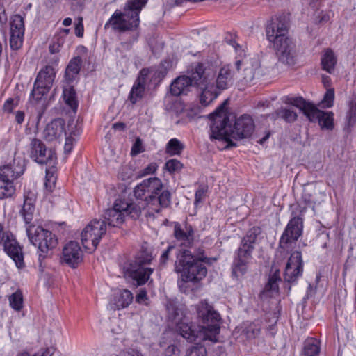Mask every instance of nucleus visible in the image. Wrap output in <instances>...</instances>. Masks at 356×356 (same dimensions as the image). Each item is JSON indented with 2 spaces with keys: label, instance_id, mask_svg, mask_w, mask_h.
<instances>
[{
  "label": "nucleus",
  "instance_id": "obj_7",
  "mask_svg": "<svg viewBox=\"0 0 356 356\" xmlns=\"http://www.w3.org/2000/svg\"><path fill=\"white\" fill-rule=\"evenodd\" d=\"M141 213V207L135 203H129L124 200H116L112 208L104 211L103 221L109 227H119L126 216L137 218Z\"/></svg>",
  "mask_w": 356,
  "mask_h": 356
},
{
  "label": "nucleus",
  "instance_id": "obj_57",
  "mask_svg": "<svg viewBox=\"0 0 356 356\" xmlns=\"http://www.w3.org/2000/svg\"><path fill=\"white\" fill-rule=\"evenodd\" d=\"M156 169L157 165L154 163H152L143 170L142 175L153 174L156 172Z\"/></svg>",
  "mask_w": 356,
  "mask_h": 356
},
{
  "label": "nucleus",
  "instance_id": "obj_47",
  "mask_svg": "<svg viewBox=\"0 0 356 356\" xmlns=\"http://www.w3.org/2000/svg\"><path fill=\"white\" fill-rule=\"evenodd\" d=\"M334 98V91L333 89H328L322 100V104L326 108H330L333 106V102Z\"/></svg>",
  "mask_w": 356,
  "mask_h": 356
},
{
  "label": "nucleus",
  "instance_id": "obj_24",
  "mask_svg": "<svg viewBox=\"0 0 356 356\" xmlns=\"http://www.w3.org/2000/svg\"><path fill=\"white\" fill-rule=\"evenodd\" d=\"M64 129V120L61 118H56L47 125L44 131V137L48 141H54L62 136Z\"/></svg>",
  "mask_w": 356,
  "mask_h": 356
},
{
  "label": "nucleus",
  "instance_id": "obj_31",
  "mask_svg": "<svg viewBox=\"0 0 356 356\" xmlns=\"http://www.w3.org/2000/svg\"><path fill=\"white\" fill-rule=\"evenodd\" d=\"M337 63V58L330 49H327L321 58V65L323 70L332 74Z\"/></svg>",
  "mask_w": 356,
  "mask_h": 356
},
{
  "label": "nucleus",
  "instance_id": "obj_58",
  "mask_svg": "<svg viewBox=\"0 0 356 356\" xmlns=\"http://www.w3.org/2000/svg\"><path fill=\"white\" fill-rule=\"evenodd\" d=\"M118 356H143L138 350L129 349L121 351Z\"/></svg>",
  "mask_w": 356,
  "mask_h": 356
},
{
  "label": "nucleus",
  "instance_id": "obj_5",
  "mask_svg": "<svg viewBox=\"0 0 356 356\" xmlns=\"http://www.w3.org/2000/svg\"><path fill=\"white\" fill-rule=\"evenodd\" d=\"M189 79L193 86L200 90V102L207 106L216 99L214 88L216 72L213 68L203 63H197L191 65Z\"/></svg>",
  "mask_w": 356,
  "mask_h": 356
},
{
  "label": "nucleus",
  "instance_id": "obj_19",
  "mask_svg": "<svg viewBox=\"0 0 356 356\" xmlns=\"http://www.w3.org/2000/svg\"><path fill=\"white\" fill-rule=\"evenodd\" d=\"M83 260V251L76 241H70L63 249L61 261L72 268L76 267Z\"/></svg>",
  "mask_w": 356,
  "mask_h": 356
},
{
  "label": "nucleus",
  "instance_id": "obj_22",
  "mask_svg": "<svg viewBox=\"0 0 356 356\" xmlns=\"http://www.w3.org/2000/svg\"><path fill=\"white\" fill-rule=\"evenodd\" d=\"M233 83V74L229 65L220 68L218 74L214 79V88L216 97L220 95L222 90L229 88Z\"/></svg>",
  "mask_w": 356,
  "mask_h": 356
},
{
  "label": "nucleus",
  "instance_id": "obj_10",
  "mask_svg": "<svg viewBox=\"0 0 356 356\" xmlns=\"http://www.w3.org/2000/svg\"><path fill=\"white\" fill-rule=\"evenodd\" d=\"M145 182L143 181L134 188V195L136 198L144 200L149 214L159 213L163 208H167L171 203V193L168 190H163L159 195L152 197L145 187Z\"/></svg>",
  "mask_w": 356,
  "mask_h": 356
},
{
  "label": "nucleus",
  "instance_id": "obj_11",
  "mask_svg": "<svg viewBox=\"0 0 356 356\" xmlns=\"http://www.w3.org/2000/svg\"><path fill=\"white\" fill-rule=\"evenodd\" d=\"M106 222L95 219L90 221L81 232V242L86 250L94 251L102 237L106 234Z\"/></svg>",
  "mask_w": 356,
  "mask_h": 356
},
{
  "label": "nucleus",
  "instance_id": "obj_49",
  "mask_svg": "<svg viewBox=\"0 0 356 356\" xmlns=\"http://www.w3.org/2000/svg\"><path fill=\"white\" fill-rule=\"evenodd\" d=\"M186 356H206V350L202 347H192L186 352Z\"/></svg>",
  "mask_w": 356,
  "mask_h": 356
},
{
  "label": "nucleus",
  "instance_id": "obj_23",
  "mask_svg": "<svg viewBox=\"0 0 356 356\" xmlns=\"http://www.w3.org/2000/svg\"><path fill=\"white\" fill-rule=\"evenodd\" d=\"M241 81L251 83L256 76L261 75V64L258 59L253 58L243 63Z\"/></svg>",
  "mask_w": 356,
  "mask_h": 356
},
{
  "label": "nucleus",
  "instance_id": "obj_36",
  "mask_svg": "<svg viewBox=\"0 0 356 356\" xmlns=\"http://www.w3.org/2000/svg\"><path fill=\"white\" fill-rule=\"evenodd\" d=\"M270 117L273 120L281 118L286 122H292L297 119V114L292 109L281 108L280 109L277 110L274 113H272Z\"/></svg>",
  "mask_w": 356,
  "mask_h": 356
},
{
  "label": "nucleus",
  "instance_id": "obj_28",
  "mask_svg": "<svg viewBox=\"0 0 356 356\" xmlns=\"http://www.w3.org/2000/svg\"><path fill=\"white\" fill-rule=\"evenodd\" d=\"M174 234L176 239L185 246H190L193 241L194 232L191 225H186L184 228H181L179 225H175Z\"/></svg>",
  "mask_w": 356,
  "mask_h": 356
},
{
  "label": "nucleus",
  "instance_id": "obj_56",
  "mask_svg": "<svg viewBox=\"0 0 356 356\" xmlns=\"http://www.w3.org/2000/svg\"><path fill=\"white\" fill-rule=\"evenodd\" d=\"M147 300V292L144 289H140L136 296V301L140 304H145Z\"/></svg>",
  "mask_w": 356,
  "mask_h": 356
},
{
  "label": "nucleus",
  "instance_id": "obj_2",
  "mask_svg": "<svg viewBox=\"0 0 356 356\" xmlns=\"http://www.w3.org/2000/svg\"><path fill=\"white\" fill-rule=\"evenodd\" d=\"M227 101L220 104L209 117L211 120L210 125L211 140H218L226 143L225 148L236 146L232 139L241 140L250 138L254 131V123L249 115H242L235 119L232 125L230 116L226 112Z\"/></svg>",
  "mask_w": 356,
  "mask_h": 356
},
{
  "label": "nucleus",
  "instance_id": "obj_13",
  "mask_svg": "<svg viewBox=\"0 0 356 356\" xmlns=\"http://www.w3.org/2000/svg\"><path fill=\"white\" fill-rule=\"evenodd\" d=\"M289 31V20L285 15L272 17L266 26V35L271 44L289 38L287 35Z\"/></svg>",
  "mask_w": 356,
  "mask_h": 356
},
{
  "label": "nucleus",
  "instance_id": "obj_51",
  "mask_svg": "<svg viewBox=\"0 0 356 356\" xmlns=\"http://www.w3.org/2000/svg\"><path fill=\"white\" fill-rule=\"evenodd\" d=\"M56 182V177L51 173L50 174L49 170H47L46 173V181L44 183L46 188L51 190L53 187H54Z\"/></svg>",
  "mask_w": 356,
  "mask_h": 356
},
{
  "label": "nucleus",
  "instance_id": "obj_41",
  "mask_svg": "<svg viewBox=\"0 0 356 356\" xmlns=\"http://www.w3.org/2000/svg\"><path fill=\"white\" fill-rule=\"evenodd\" d=\"M286 266L293 268L302 270V261L301 253L298 251L293 252L289 257Z\"/></svg>",
  "mask_w": 356,
  "mask_h": 356
},
{
  "label": "nucleus",
  "instance_id": "obj_27",
  "mask_svg": "<svg viewBox=\"0 0 356 356\" xmlns=\"http://www.w3.org/2000/svg\"><path fill=\"white\" fill-rule=\"evenodd\" d=\"M35 196L33 193L29 192L24 195V202L21 214L26 225L31 224L35 213Z\"/></svg>",
  "mask_w": 356,
  "mask_h": 356
},
{
  "label": "nucleus",
  "instance_id": "obj_60",
  "mask_svg": "<svg viewBox=\"0 0 356 356\" xmlns=\"http://www.w3.org/2000/svg\"><path fill=\"white\" fill-rule=\"evenodd\" d=\"M15 107L14 100L12 98L7 99L3 104V110L8 113L12 112Z\"/></svg>",
  "mask_w": 356,
  "mask_h": 356
},
{
  "label": "nucleus",
  "instance_id": "obj_15",
  "mask_svg": "<svg viewBox=\"0 0 356 356\" xmlns=\"http://www.w3.org/2000/svg\"><path fill=\"white\" fill-rule=\"evenodd\" d=\"M29 156L39 164H51L56 159L55 152L47 149L40 139L33 138L29 145Z\"/></svg>",
  "mask_w": 356,
  "mask_h": 356
},
{
  "label": "nucleus",
  "instance_id": "obj_39",
  "mask_svg": "<svg viewBox=\"0 0 356 356\" xmlns=\"http://www.w3.org/2000/svg\"><path fill=\"white\" fill-rule=\"evenodd\" d=\"M10 306L15 311L19 312L23 307V295L20 290L12 293L9 298Z\"/></svg>",
  "mask_w": 356,
  "mask_h": 356
},
{
  "label": "nucleus",
  "instance_id": "obj_14",
  "mask_svg": "<svg viewBox=\"0 0 356 356\" xmlns=\"http://www.w3.org/2000/svg\"><path fill=\"white\" fill-rule=\"evenodd\" d=\"M293 218L288 222L280 240V247L286 249V245L290 243L296 242L302 235L303 220L300 215H297L294 211Z\"/></svg>",
  "mask_w": 356,
  "mask_h": 356
},
{
  "label": "nucleus",
  "instance_id": "obj_29",
  "mask_svg": "<svg viewBox=\"0 0 356 356\" xmlns=\"http://www.w3.org/2000/svg\"><path fill=\"white\" fill-rule=\"evenodd\" d=\"M63 97L65 104L70 106L74 112H76L78 108V101L73 83H64Z\"/></svg>",
  "mask_w": 356,
  "mask_h": 356
},
{
  "label": "nucleus",
  "instance_id": "obj_26",
  "mask_svg": "<svg viewBox=\"0 0 356 356\" xmlns=\"http://www.w3.org/2000/svg\"><path fill=\"white\" fill-rule=\"evenodd\" d=\"M193 87L188 76H180L175 79L170 85V93L174 96L187 94Z\"/></svg>",
  "mask_w": 356,
  "mask_h": 356
},
{
  "label": "nucleus",
  "instance_id": "obj_45",
  "mask_svg": "<svg viewBox=\"0 0 356 356\" xmlns=\"http://www.w3.org/2000/svg\"><path fill=\"white\" fill-rule=\"evenodd\" d=\"M280 279L275 273L269 277L268 282L265 286V290L274 292L278 291V282Z\"/></svg>",
  "mask_w": 356,
  "mask_h": 356
},
{
  "label": "nucleus",
  "instance_id": "obj_20",
  "mask_svg": "<svg viewBox=\"0 0 356 356\" xmlns=\"http://www.w3.org/2000/svg\"><path fill=\"white\" fill-rule=\"evenodd\" d=\"M24 172V162L20 158L14 159L13 163L0 167V177L12 181L20 177Z\"/></svg>",
  "mask_w": 356,
  "mask_h": 356
},
{
  "label": "nucleus",
  "instance_id": "obj_3",
  "mask_svg": "<svg viewBox=\"0 0 356 356\" xmlns=\"http://www.w3.org/2000/svg\"><path fill=\"white\" fill-rule=\"evenodd\" d=\"M175 270L181 274V280L178 284L180 291L185 293L198 290L200 282L207 273L203 258L195 257L189 250L182 248L177 250Z\"/></svg>",
  "mask_w": 356,
  "mask_h": 356
},
{
  "label": "nucleus",
  "instance_id": "obj_55",
  "mask_svg": "<svg viewBox=\"0 0 356 356\" xmlns=\"http://www.w3.org/2000/svg\"><path fill=\"white\" fill-rule=\"evenodd\" d=\"M74 138L72 136L66 137L64 145V152L65 154H70L72 149Z\"/></svg>",
  "mask_w": 356,
  "mask_h": 356
},
{
  "label": "nucleus",
  "instance_id": "obj_18",
  "mask_svg": "<svg viewBox=\"0 0 356 356\" xmlns=\"http://www.w3.org/2000/svg\"><path fill=\"white\" fill-rule=\"evenodd\" d=\"M10 45L13 49H19L23 43L24 34V22L19 15H13L10 22Z\"/></svg>",
  "mask_w": 356,
  "mask_h": 356
},
{
  "label": "nucleus",
  "instance_id": "obj_53",
  "mask_svg": "<svg viewBox=\"0 0 356 356\" xmlns=\"http://www.w3.org/2000/svg\"><path fill=\"white\" fill-rule=\"evenodd\" d=\"M143 152V148L142 146V142L140 138H137L132 146L131 154L136 155Z\"/></svg>",
  "mask_w": 356,
  "mask_h": 356
},
{
  "label": "nucleus",
  "instance_id": "obj_54",
  "mask_svg": "<svg viewBox=\"0 0 356 356\" xmlns=\"http://www.w3.org/2000/svg\"><path fill=\"white\" fill-rule=\"evenodd\" d=\"M180 351L175 345L169 346L165 350V356H179Z\"/></svg>",
  "mask_w": 356,
  "mask_h": 356
},
{
  "label": "nucleus",
  "instance_id": "obj_32",
  "mask_svg": "<svg viewBox=\"0 0 356 356\" xmlns=\"http://www.w3.org/2000/svg\"><path fill=\"white\" fill-rule=\"evenodd\" d=\"M145 182V187L152 197H156L163 191V184L161 179L157 177H151L143 180Z\"/></svg>",
  "mask_w": 356,
  "mask_h": 356
},
{
  "label": "nucleus",
  "instance_id": "obj_52",
  "mask_svg": "<svg viewBox=\"0 0 356 356\" xmlns=\"http://www.w3.org/2000/svg\"><path fill=\"white\" fill-rule=\"evenodd\" d=\"M77 21L75 24V35L79 38H81L83 35L84 31L82 17H79Z\"/></svg>",
  "mask_w": 356,
  "mask_h": 356
},
{
  "label": "nucleus",
  "instance_id": "obj_30",
  "mask_svg": "<svg viewBox=\"0 0 356 356\" xmlns=\"http://www.w3.org/2000/svg\"><path fill=\"white\" fill-rule=\"evenodd\" d=\"M133 300V295L129 290L124 289L117 293L113 299V308L120 309L128 307Z\"/></svg>",
  "mask_w": 356,
  "mask_h": 356
},
{
  "label": "nucleus",
  "instance_id": "obj_9",
  "mask_svg": "<svg viewBox=\"0 0 356 356\" xmlns=\"http://www.w3.org/2000/svg\"><path fill=\"white\" fill-rule=\"evenodd\" d=\"M152 259V254L147 249L139 252L134 261H131L126 268L127 274L133 279L134 284L140 286L144 284L149 278L153 272L151 268L145 267Z\"/></svg>",
  "mask_w": 356,
  "mask_h": 356
},
{
  "label": "nucleus",
  "instance_id": "obj_34",
  "mask_svg": "<svg viewBox=\"0 0 356 356\" xmlns=\"http://www.w3.org/2000/svg\"><path fill=\"white\" fill-rule=\"evenodd\" d=\"M319 352L320 346L317 339L311 338L305 341L302 356H318Z\"/></svg>",
  "mask_w": 356,
  "mask_h": 356
},
{
  "label": "nucleus",
  "instance_id": "obj_33",
  "mask_svg": "<svg viewBox=\"0 0 356 356\" xmlns=\"http://www.w3.org/2000/svg\"><path fill=\"white\" fill-rule=\"evenodd\" d=\"M145 81H142L140 78H138L134 83L129 95V99L132 104H136L143 97L145 92Z\"/></svg>",
  "mask_w": 356,
  "mask_h": 356
},
{
  "label": "nucleus",
  "instance_id": "obj_44",
  "mask_svg": "<svg viewBox=\"0 0 356 356\" xmlns=\"http://www.w3.org/2000/svg\"><path fill=\"white\" fill-rule=\"evenodd\" d=\"M346 120L348 127H353L356 122V103L353 101L350 105V109L346 116Z\"/></svg>",
  "mask_w": 356,
  "mask_h": 356
},
{
  "label": "nucleus",
  "instance_id": "obj_64",
  "mask_svg": "<svg viewBox=\"0 0 356 356\" xmlns=\"http://www.w3.org/2000/svg\"><path fill=\"white\" fill-rule=\"evenodd\" d=\"M113 128L115 130H123L125 128V124L122 122H117L113 124Z\"/></svg>",
  "mask_w": 356,
  "mask_h": 356
},
{
  "label": "nucleus",
  "instance_id": "obj_46",
  "mask_svg": "<svg viewBox=\"0 0 356 356\" xmlns=\"http://www.w3.org/2000/svg\"><path fill=\"white\" fill-rule=\"evenodd\" d=\"M260 331V325L253 323L245 329V334L248 338H255L259 336Z\"/></svg>",
  "mask_w": 356,
  "mask_h": 356
},
{
  "label": "nucleus",
  "instance_id": "obj_42",
  "mask_svg": "<svg viewBox=\"0 0 356 356\" xmlns=\"http://www.w3.org/2000/svg\"><path fill=\"white\" fill-rule=\"evenodd\" d=\"M183 164L176 159H172L166 161L165 169L170 174H175L179 172L183 168Z\"/></svg>",
  "mask_w": 356,
  "mask_h": 356
},
{
  "label": "nucleus",
  "instance_id": "obj_25",
  "mask_svg": "<svg viewBox=\"0 0 356 356\" xmlns=\"http://www.w3.org/2000/svg\"><path fill=\"white\" fill-rule=\"evenodd\" d=\"M82 63V58L79 56H74L70 60L65 68L64 83H74L79 76Z\"/></svg>",
  "mask_w": 356,
  "mask_h": 356
},
{
  "label": "nucleus",
  "instance_id": "obj_48",
  "mask_svg": "<svg viewBox=\"0 0 356 356\" xmlns=\"http://www.w3.org/2000/svg\"><path fill=\"white\" fill-rule=\"evenodd\" d=\"M207 189V187L200 186L198 189L196 191L195 194V202L194 204L195 206H197L198 204L202 202L203 199L206 196Z\"/></svg>",
  "mask_w": 356,
  "mask_h": 356
},
{
  "label": "nucleus",
  "instance_id": "obj_43",
  "mask_svg": "<svg viewBox=\"0 0 356 356\" xmlns=\"http://www.w3.org/2000/svg\"><path fill=\"white\" fill-rule=\"evenodd\" d=\"M65 42V38L62 36H55L54 42L49 45V49L51 54L58 53Z\"/></svg>",
  "mask_w": 356,
  "mask_h": 356
},
{
  "label": "nucleus",
  "instance_id": "obj_16",
  "mask_svg": "<svg viewBox=\"0 0 356 356\" xmlns=\"http://www.w3.org/2000/svg\"><path fill=\"white\" fill-rule=\"evenodd\" d=\"M273 45L279 62L288 66L296 63L294 45L290 38L277 42Z\"/></svg>",
  "mask_w": 356,
  "mask_h": 356
},
{
  "label": "nucleus",
  "instance_id": "obj_50",
  "mask_svg": "<svg viewBox=\"0 0 356 356\" xmlns=\"http://www.w3.org/2000/svg\"><path fill=\"white\" fill-rule=\"evenodd\" d=\"M131 175H132L131 170L130 168L128 167L127 165L122 166L120 168V172L118 173V177L122 180H127V179H129L131 177Z\"/></svg>",
  "mask_w": 356,
  "mask_h": 356
},
{
  "label": "nucleus",
  "instance_id": "obj_59",
  "mask_svg": "<svg viewBox=\"0 0 356 356\" xmlns=\"http://www.w3.org/2000/svg\"><path fill=\"white\" fill-rule=\"evenodd\" d=\"M175 249L172 245H169L162 254L161 255L160 261L162 264H165L168 259L170 252Z\"/></svg>",
  "mask_w": 356,
  "mask_h": 356
},
{
  "label": "nucleus",
  "instance_id": "obj_17",
  "mask_svg": "<svg viewBox=\"0 0 356 356\" xmlns=\"http://www.w3.org/2000/svg\"><path fill=\"white\" fill-rule=\"evenodd\" d=\"M259 227H254L249 229L241 240V245L236 252V255L241 258L250 259L254 249V244L257 242V236L260 234Z\"/></svg>",
  "mask_w": 356,
  "mask_h": 356
},
{
  "label": "nucleus",
  "instance_id": "obj_37",
  "mask_svg": "<svg viewBox=\"0 0 356 356\" xmlns=\"http://www.w3.org/2000/svg\"><path fill=\"white\" fill-rule=\"evenodd\" d=\"M184 145L177 138L170 139L166 145L165 153L170 156L180 155Z\"/></svg>",
  "mask_w": 356,
  "mask_h": 356
},
{
  "label": "nucleus",
  "instance_id": "obj_40",
  "mask_svg": "<svg viewBox=\"0 0 356 356\" xmlns=\"http://www.w3.org/2000/svg\"><path fill=\"white\" fill-rule=\"evenodd\" d=\"M302 270L293 268L289 266H286L284 270V280L288 282H295L298 277L302 275Z\"/></svg>",
  "mask_w": 356,
  "mask_h": 356
},
{
  "label": "nucleus",
  "instance_id": "obj_1",
  "mask_svg": "<svg viewBox=\"0 0 356 356\" xmlns=\"http://www.w3.org/2000/svg\"><path fill=\"white\" fill-rule=\"evenodd\" d=\"M168 318L176 325V330L180 335L190 342L209 340L218 341L220 332V316L206 300L200 301L196 305L198 318L202 325L198 326V330L191 325L186 316V307L177 301L168 300L165 305Z\"/></svg>",
  "mask_w": 356,
  "mask_h": 356
},
{
  "label": "nucleus",
  "instance_id": "obj_21",
  "mask_svg": "<svg viewBox=\"0 0 356 356\" xmlns=\"http://www.w3.org/2000/svg\"><path fill=\"white\" fill-rule=\"evenodd\" d=\"M3 245L4 251L15 261L16 266L18 268L22 267L24 262L22 248L16 241L13 234L7 236Z\"/></svg>",
  "mask_w": 356,
  "mask_h": 356
},
{
  "label": "nucleus",
  "instance_id": "obj_63",
  "mask_svg": "<svg viewBox=\"0 0 356 356\" xmlns=\"http://www.w3.org/2000/svg\"><path fill=\"white\" fill-rule=\"evenodd\" d=\"M7 20V17L5 15V10L3 6L0 4V21L6 22Z\"/></svg>",
  "mask_w": 356,
  "mask_h": 356
},
{
  "label": "nucleus",
  "instance_id": "obj_12",
  "mask_svg": "<svg viewBox=\"0 0 356 356\" xmlns=\"http://www.w3.org/2000/svg\"><path fill=\"white\" fill-rule=\"evenodd\" d=\"M56 78V70L52 65H47L38 73L31 92L32 97L38 101L47 94L54 82Z\"/></svg>",
  "mask_w": 356,
  "mask_h": 356
},
{
  "label": "nucleus",
  "instance_id": "obj_4",
  "mask_svg": "<svg viewBox=\"0 0 356 356\" xmlns=\"http://www.w3.org/2000/svg\"><path fill=\"white\" fill-rule=\"evenodd\" d=\"M147 0L127 1L123 10H116L104 25V29L124 33L137 29L140 24L139 13Z\"/></svg>",
  "mask_w": 356,
  "mask_h": 356
},
{
  "label": "nucleus",
  "instance_id": "obj_62",
  "mask_svg": "<svg viewBox=\"0 0 356 356\" xmlns=\"http://www.w3.org/2000/svg\"><path fill=\"white\" fill-rule=\"evenodd\" d=\"M25 114L24 111H17L15 114V120L18 124H22L24 121Z\"/></svg>",
  "mask_w": 356,
  "mask_h": 356
},
{
  "label": "nucleus",
  "instance_id": "obj_6",
  "mask_svg": "<svg viewBox=\"0 0 356 356\" xmlns=\"http://www.w3.org/2000/svg\"><path fill=\"white\" fill-rule=\"evenodd\" d=\"M285 102L300 108L310 122H318L321 129H333L334 113L332 112L321 111L302 97H289Z\"/></svg>",
  "mask_w": 356,
  "mask_h": 356
},
{
  "label": "nucleus",
  "instance_id": "obj_8",
  "mask_svg": "<svg viewBox=\"0 0 356 356\" xmlns=\"http://www.w3.org/2000/svg\"><path fill=\"white\" fill-rule=\"evenodd\" d=\"M26 233L30 242L38 248L40 252L38 260L41 263L48 252L56 247L57 244L56 236L51 232L34 225L26 227Z\"/></svg>",
  "mask_w": 356,
  "mask_h": 356
},
{
  "label": "nucleus",
  "instance_id": "obj_35",
  "mask_svg": "<svg viewBox=\"0 0 356 356\" xmlns=\"http://www.w3.org/2000/svg\"><path fill=\"white\" fill-rule=\"evenodd\" d=\"M248 260L236 255L232 265V275L237 278L242 277L246 273Z\"/></svg>",
  "mask_w": 356,
  "mask_h": 356
},
{
  "label": "nucleus",
  "instance_id": "obj_38",
  "mask_svg": "<svg viewBox=\"0 0 356 356\" xmlns=\"http://www.w3.org/2000/svg\"><path fill=\"white\" fill-rule=\"evenodd\" d=\"M15 191V187L12 181L0 177V199L11 197Z\"/></svg>",
  "mask_w": 356,
  "mask_h": 356
},
{
  "label": "nucleus",
  "instance_id": "obj_61",
  "mask_svg": "<svg viewBox=\"0 0 356 356\" xmlns=\"http://www.w3.org/2000/svg\"><path fill=\"white\" fill-rule=\"evenodd\" d=\"M9 234H11L10 232L5 231L3 225L0 223V245L3 244L6 238Z\"/></svg>",
  "mask_w": 356,
  "mask_h": 356
}]
</instances>
